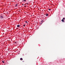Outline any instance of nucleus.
<instances>
[{
    "label": "nucleus",
    "instance_id": "f257e3e1",
    "mask_svg": "<svg viewBox=\"0 0 65 65\" xmlns=\"http://www.w3.org/2000/svg\"><path fill=\"white\" fill-rule=\"evenodd\" d=\"M0 18L1 19H3L4 18V17L3 15L0 16Z\"/></svg>",
    "mask_w": 65,
    "mask_h": 65
},
{
    "label": "nucleus",
    "instance_id": "f03ea898",
    "mask_svg": "<svg viewBox=\"0 0 65 65\" xmlns=\"http://www.w3.org/2000/svg\"><path fill=\"white\" fill-rule=\"evenodd\" d=\"M17 27H18V28H19V27H20V25H17Z\"/></svg>",
    "mask_w": 65,
    "mask_h": 65
},
{
    "label": "nucleus",
    "instance_id": "7ed1b4c3",
    "mask_svg": "<svg viewBox=\"0 0 65 65\" xmlns=\"http://www.w3.org/2000/svg\"><path fill=\"white\" fill-rule=\"evenodd\" d=\"M62 22H64V20L63 19H62L61 20Z\"/></svg>",
    "mask_w": 65,
    "mask_h": 65
},
{
    "label": "nucleus",
    "instance_id": "20e7f679",
    "mask_svg": "<svg viewBox=\"0 0 65 65\" xmlns=\"http://www.w3.org/2000/svg\"><path fill=\"white\" fill-rule=\"evenodd\" d=\"M20 60H23V58H21Z\"/></svg>",
    "mask_w": 65,
    "mask_h": 65
},
{
    "label": "nucleus",
    "instance_id": "39448f33",
    "mask_svg": "<svg viewBox=\"0 0 65 65\" xmlns=\"http://www.w3.org/2000/svg\"><path fill=\"white\" fill-rule=\"evenodd\" d=\"M48 14H46V16H48Z\"/></svg>",
    "mask_w": 65,
    "mask_h": 65
},
{
    "label": "nucleus",
    "instance_id": "423d86ee",
    "mask_svg": "<svg viewBox=\"0 0 65 65\" xmlns=\"http://www.w3.org/2000/svg\"><path fill=\"white\" fill-rule=\"evenodd\" d=\"M17 6H18V4H17L16 5H15V6L17 7Z\"/></svg>",
    "mask_w": 65,
    "mask_h": 65
},
{
    "label": "nucleus",
    "instance_id": "0eeeda50",
    "mask_svg": "<svg viewBox=\"0 0 65 65\" xmlns=\"http://www.w3.org/2000/svg\"><path fill=\"white\" fill-rule=\"evenodd\" d=\"M2 62H3V63H4V61H2Z\"/></svg>",
    "mask_w": 65,
    "mask_h": 65
},
{
    "label": "nucleus",
    "instance_id": "6e6552de",
    "mask_svg": "<svg viewBox=\"0 0 65 65\" xmlns=\"http://www.w3.org/2000/svg\"><path fill=\"white\" fill-rule=\"evenodd\" d=\"M48 10H51V9H49Z\"/></svg>",
    "mask_w": 65,
    "mask_h": 65
},
{
    "label": "nucleus",
    "instance_id": "1a4fd4ad",
    "mask_svg": "<svg viewBox=\"0 0 65 65\" xmlns=\"http://www.w3.org/2000/svg\"><path fill=\"white\" fill-rule=\"evenodd\" d=\"M25 26H26V25L24 24V25H23V27H25Z\"/></svg>",
    "mask_w": 65,
    "mask_h": 65
},
{
    "label": "nucleus",
    "instance_id": "9d476101",
    "mask_svg": "<svg viewBox=\"0 0 65 65\" xmlns=\"http://www.w3.org/2000/svg\"><path fill=\"white\" fill-rule=\"evenodd\" d=\"M25 23H28V22H27V21H25Z\"/></svg>",
    "mask_w": 65,
    "mask_h": 65
},
{
    "label": "nucleus",
    "instance_id": "9b49d317",
    "mask_svg": "<svg viewBox=\"0 0 65 65\" xmlns=\"http://www.w3.org/2000/svg\"><path fill=\"white\" fill-rule=\"evenodd\" d=\"M26 0H24V2H25V1H26Z\"/></svg>",
    "mask_w": 65,
    "mask_h": 65
},
{
    "label": "nucleus",
    "instance_id": "f8f14e48",
    "mask_svg": "<svg viewBox=\"0 0 65 65\" xmlns=\"http://www.w3.org/2000/svg\"><path fill=\"white\" fill-rule=\"evenodd\" d=\"M26 4H27V5H28V3H26Z\"/></svg>",
    "mask_w": 65,
    "mask_h": 65
},
{
    "label": "nucleus",
    "instance_id": "ddd939ff",
    "mask_svg": "<svg viewBox=\"0 0 65 65\" xmlns=\"http://www.w3.org/2000/svg\"><path fill=\"white\" fill-rule=\"evenodd\" d=\"M14 43H17V42H14Z\"/></svg>",
    "mask_w": 65,
    "mask_h": 65
},
{
    "label": "nucleus",
    "instance_id": "4468645a",
    "mask_svg": "<svg viewBox=\"0 0 65 65\" xmlns=\"http://www.w3.org/2000/svg\"><path fill=\"white\" fill-rule=\"evenodd\" d=\"M63 20H65V18H63Z\"/></svg>",
    "mask_w": 65,
    "mask_h": 65
},
{
    "label": "nucleus",
    "instance_id": "2eb2a0df",
    "mask_svg": "<svg viewBox=\"0 0 65 65\" xmlns=\"http://www.w3.org/2000/svg\"><path fill=\"white\" fill-rule=\"evenodd\" d=\"M40 24L41 25H42V23H41Z\"/></svg>",
    "mask_w": 65,
    "mask_h": 65
},
{
    "label": "nucleus",
    "instance_id": "dca6fc26",
    "mask_svg": "<svg viewBox=\"0 0 65 65\" xmlns=\"http://www.w3.org/2000/svg\"><path fill=\"white\" fill-rule=\"evenodd\" d=\"M22 5H24V4H22Z\"/></svg>",
    "mask_w": 65,
    "mask_h": 65
},
{
    "label": "nucleus",
    "instance_id": "f3484780",
    "mask_svg": "<svg viewBox=\"0 0 65 65\" xmlns=\"http://www.w3.org/2000/svg\"><path fill=\"white\" fill-rule=\"evenodd\" d=\"M25 7H26V6H25Z\"/></svg>",
    "mask_w": 65,
    "mask_h": 65
}]
</instances>
